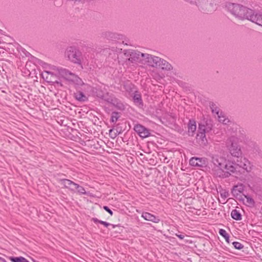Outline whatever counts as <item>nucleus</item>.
Returning <instances> with one entry per match:
<instances>
[{"label":"nucleus","instance_id":"7ed1b4c3","mask_svg":"<svg viewBox=\"0 0 262 262\" xmlns=\"http://www.w3.org/2000/svg\"><path fill=\"white\" fill-rule=\"evenodd\" d=\"M229 11L236 17L240 19H248L252 9L237 4H230L228 6Z\"/></svg>","mask_w":262,"mask_h":262},{"label":"nucleus","instance_id":"4468645a","mask_svg":"<svg viewBox=\"0 0 262 262\" xmlns=\"http://www.w3.org/2000/svg\"><path fill=\"white\" fill-rule=\"evenodd\" d=\"M141 216L146 221H151L155 223H158L160 221L158 217L147 212H143Z\"/></svg>","mask_w":262,"mask_h":262},{"label":"nucleus","instance_id":"c756f323","mask_svg":"<svg viewBox=\"0 0 262 262\" xmlns=\"http://www.w3.org/2000/svg\"><path fill=\"white\" fill-rule=\"evenodd\" d=\"M121 125H123L124 126H125V127H123L122 126H120L119 124H118L117 125V126H116V131L121 132V131H124L126 129L127 130V131H128L129 129L126 128V125L125 122H122Z\"/></svg>","mask_w":262,"mask_h":262},{"label":"nucleus","instance_id":"a19ab883","mask_svg":"<svg viewBox=\"0 0 262 262\" xmlns=\"http://www.w3.org/2000/svg\"><path fill=\"white\" fill-rule=\"evenodd\" d=\"M234 125H235V127H233V128H232V129H235V130H237V129H239V128L237 127H238V125H237L235 124Z\"/></svg>","mask_w":262,"mask_h":262},{"label":"nucleus","instance_id":"20e7f679","mask_svg":"<svg viewBox=\"0 0 262 262\" xmlns=\"http://www.w3.org/2000/svg\"><path fill=\"white\" fill-rule=\"evenodd\" d=\"M66 54L69 59L74 63L81 64L83 61L81 52L74 47L68 48Z\"/></svg>","mask_w":262,"mask_h":262},{"label":"nucleus","instance_id":"2f4dec72","mask_svg":"<svg viewBox=\"0 0 262 262\" xmlns=\"http://www.w3.org/2000/svg\"><path fill=\"white\" fill-rule=\"evenodd\" d=\"M138 135L142 138L144 139L146 137L151 136L150 132H137Z\"/></svg>","mask_w":262,"mask_h":262},{"label":"nucleus","instance_id":"58836bf2","mask_svg":"<svg viewBox=\"0 0 262 262\" xmlns=\"http://www.w3.org/2000/svg\"><path fill=\"white\" fill-rule=\"evenodd\" d=\"M176 235H177V237H178L181 239H183L184 238V237H185L184 234H176Z\"/></svg>","mask_w":262,"mask_h":262},{"label":"nucleus","instance_id":"6e6552de","mask_svg":"<svg viewBox=\"0 0 262 262\" xmlns=\"http://www.w3.org/2000/svg\"><path fill=\"white\" fill-rule=\"evenodd\" d=\"M213 121L208 117L204 118L199 124V129L200 131H209L212 129Z\"/></svg>","mask_w":262,"mask_h":262},{"label":"nucleus","instance_id":"473e14b6","mask_svg":"<svg viewBox=\"0 0 262 262\" xmlns=\"http://www.w3.org/2000/svg\"><path fill=\"white\" fill-rule=\"evenodd\" d=\"M77 190V192L80 194H85L86 193V191H85L84 188L83 187L80 186L79 185H78L77 184H76V185L75 190Z\"/></svg>","mask_w":262,"mask_h":262},{"label":"nucleus","instance_id":"f257e3e1","mask_svg":"<svg viewBox=\"0 0 262 262\" xmlns=\"http://www.w3.org/2000/svg\"><path fill=\"white\" fill-rule=\"evenodd\" d=\"M119 63L125 62L126 64L135 62L147 64L152 68H158L160 57L148 53H142L137 50H124L118 55Z\"/></svg>","mask_w":262,"mask_h":262},{"label":"nucleus","instance_id":"9b49d317","mask_svg":"<svg viewBox=\"0 0 262 262\" xmlns=\"http://www.w3.org/2000/svg\"><path fill=\"white\" fill-rule=\"evenodd\" d=\"M42 77L48 82H54L57 75L54 71L45 70L41 74Z\"/></svg>","mask_w":262,"mask_h":262},{"label":"nucleus","instance_id":"b1692460","mask_svg":"<svg viewBox=\"0 0 262 262\" xmlns=\"http://www.w3.org/2000/svg\"><path fill=\"white\" fill-rule=\"evenodd\" d=\"M210 107L213 114H216L217 116L221 115L222 112H220V108L215 104L212 103L210 104Z\"/></svg>","mask_w":262,"mask_h":262},{"label":"nucleus","instance_id":"37998d69","mask_svg":"<svg viewBox=\"0 0 262 262\" xmlns=\"http://www.w3.org/2000/svg\"><path fill=\"white\" fill-rule=\"evenodd\" d=\"M122 156L123 157V158L124 159L125 158V156H124V155H122Z\"/></svg>","mask_w":262,"mask_h":262},{"label":"nucleus","instance_id":"f704fd0d","mask_svg":"<svg viewBox=\"0 0 262 262\" xmlns=\"http://www.w3.org/2000/svg\"><path fill=\"white\" fill-rule=\"evenodd\" d=\"M234 248L238 250H241L244 248V246L240 243L237 242H234L232 243Z\"/></svg>","mask_w":262,"mask_h":262},{"label":"nucleus","instance_id":"39448f33","mask_svg":"<svg viewBox=\"0 0 262 262\" xmlns=\"http://www.w3.org/2000/svg\"><path fill=\"white\" fill-rule=\"evenodd\" d=\"M228 149L230 154L233 156L238 158L242 155L241 147L238 144V139L234 136H232L228 139Z\"/></svg>","mask_w":262,"mask_h":262},{"label":"nucleus","instance_id":"a878e982","mask_svg":"<svg viewBox=\"0 0 262 262\" xmlns=\"http://www.w3.org/2000/svg\"><path fill=\"white\" fill-rule=\"evenodd\" d=\"M209 6V7H208V5L205 4V5L202 6L201 8L202 10L206 12H211L214 10V8L213 5H211V4H210Z\"/></svg>","mask_w":262,"mask_h":262},{"label":"nucleus","instance_id":"ea45409f","mask_svg":"<svg viewBox=\"0 0 262 262\" xmlns=\"http://www.w3.org/2000/svg\"><path fill=\"white\" fill-rule=\"evenodd\" d=\"M114 114H115V112H113L112 114V116H111V120L112 121V122H114Z\"/></svg>","mask_w":262,"mask_h":262},{"label":"nucleus","instance_id":"412c9836","mask_svg":"<svg viewBox=\"0 0 262 262\" xmlns=\"http://www.w3.org/2000/svg\"><path fill=\"white\" fill-rule=\"evenodd\" d=\"M231 217L235 220L239 221L242 219L241 213L236 209H234L231 211Z\"/></svg>","mask_w":262,"mask_h":262},{"label":"nucleus","instance_id":"393cba45","mask_svg":"<svg viewBox=\"0 0 262 262\" xmlns=\"http://www.w3.org/2000/svg\"><path fill=\"white\" fill-rule=\"evenodd\" d=\"M189 131H195L196 129V122L194 120H190L188 124Z\"/></svg>","mask_w":262,"mask_h":262},{"label":"nucleus","instance_id":"1a4fd4ad","mask_svg":"<svg viewBox=\"0 0 262 262\" xmlns=\"http://www.w3.org/2000/svg\"><path fill=\"white\" fill-rule=\"evenodd\" d=\"M207 159L206 158L192 157L189 160V164L192 166L204 167L207 166Z\"/></svg>","mask_w":262,"mask_h":262},{"label":"nucleus","instance_id":"9d476101","mask_svg":"<svg viewBox=\"0 0 262 262\" xmlns=\"http://www.w3.org/2000/svg\"><path fill=\"white\" fill-rule=\"evenodd\" d=\"M125 41L126 38L124 36L120 34H116V52L119 50L122 51V46L127 45Z\"/></svg>","mask_w":262,"mask_h":262},{"label":"nucleus","instance_id":"cd10ccee","mask_svg":"<svg viewBox=\"0 0 262 262\" xmlns=\"http://www.w3.org/2000/svg\"><path fill=\"white\" fill-rule=\"evenodd\" d=\"M219 234L224 237L226 239V241L229 243V235L227 233L225 230L221 229L219 230Z\"/></svg>","mask_w":262,"mask_h":262},{"label":"nucleus","instance_id":"bb28decb","mask_svg":"<svg viewBox=\"0 0 262 262\" xmlns=\"http://www.w3.org/2000/svg\"><path fill=\"white\" fill-rule=\"evenodd\" d=\"M246 199L245 203L249 206H253L255 204L254 200L248 195H244Z\"/></svg>","mask_w":262,"mask_h":262},{"label":"nucleus","instance_id":"a211bd4d","mask_svg":"<svg viewBox=\"0 0 262 262\" xmlns=\"http://www.w3.org/2000/svg\"><path fill=\"white\" fill-rule=\"evenodd\" d=\"M116 121L120 116H118L119 114L121 113V112H123L125 109L124 105L120 101L118 102L116 101Z\"/></svg>","mask_w":262,"mask_h":262},{"label":"nucleus","instance_id":"2eb2a0df","mask_svg":"<svg viewBox=\"0 0 262 262\" xmlns=\"http://www.w3.org/2000/svg\"><path fill=\"white\" fill-rule=\"evenodd\" d=\"M205 133L206 132H198L196 136L197 142L202 146L206 145L207 143Z\"/></svg>","mask_w":262,"mask_h":262},{"label":"nucleus","instance_id":"6ab92c4d","mask_svg":"<svg viewBox=\"0 0 262 262\" xmlns=\"http://www.w3.org/2000/svg\"><path fill=\"white\" fill-rule=\"evenodd\" d=\"M74 95L75 98L79 101L84 102L88 100L87 96L85 95L82 92L78 91L75 93Z\"/></svg>","mask_w":262,"mask_h":262},{"label":"nucleus","instance_id":"dca6fc26","mask_svg":"<svg viewBox=\"0 0 262 262\" xmlns=\"http://www.w3.org/2000/svg\"><path fill=\"white\" fill-rule=\"evenodd\" d=\"M61 184L66 188H68L71 191H75L76 183L68 179H63L61 180Z\"/></svg>","mask_w":262,"mask_h":262},{"label":"nucleus","instance_id":"c9c22d12","mask_svg":"<svg viewBox=\"0 0 262 262\" xmlns=\"http://www.w3.org/2000/svg\"><path fill=\"white\" fill-rule=\"evenodd\" d=\"M134 100L135 102L141 103L142 100L140 94H135L134 96Z\"/></svg>","mask_w":262,"mask_h":262},{"label":"nucleus","instance_id":"aec40b11","mask_svg":"<svg viewBox=\"0 0 262 262\" xmlns=\"http://www.w3.org/2000/svg\"><path fill=\"white\" fill-rule=\"evenodd\" d=\"M243 191V186L241 185H236L234 186L232 189L231 192L233 196H237L240 193H241Z\"/></svg>","mask_w":262,"mask_h":262},{"label":"nucleus","instance_id":"79ce46f5","mask_svg":"<svg viewBox=\"0 0 262 262\" xmlns=\"http://www.w3.org/2000/svg\"><path fill=\"white\" fill-rule=\"evenodd\" d=\"M108 131H110V132L113 131V128L110 129Z\"/></svg>","mask_w":262,"mask_h":262},{"label":"nucleus","instance_id":"f3484780","mask_svg":"<svg viewBox=\"0 0 262 262\" xmlns=\"http://www.w3.org/2000/svg\"><path fill=\"white\" fill-rule=\"evenodd\" d=\"M158 68H161L162 70L166 71H170L172 70V66L167 61L161 58Z\"/></svg>","mask_w":262,"mask_h":262},{"label":"nucleus","instance_id":"7c9ffc66","mask_svg":"<svg viewBox=\"0 0 262 262\" xmlns=\"http://www.w3.org/2000/svg\"><path fill=\"white\" fill-rule=\"evenodd\" d=\"M134 129V131H148L145 127L140 124L135 125Z\"/></svg>","mask_w":262,"mask_h":262},{"label":"nucleus","instance_id":"423d86ee","mask_svg":"<svg viewBox=\"0 0 262 262\" xmlns=\"http://www.w3.org/2000/svg\"><path fill=\"white\" fill-rule=\"evenodd\" d=\"M48 66L49 67L48 68L46 67V70L54 71L56 73V75L59 74L69 80H74V78H76V76L74 74L66 69H58L54 66L48 65Z\"/></svg>","mask_w":262,"mask_h":262},{"label":"nucleus","instance_id":"e433bc0d","mask_svg":"<svg viewBox=\"0 0 262 262\" xmlns=\"http://www.w3.org/2000/svg\"><path fill=\"white\" fill-rule=\"evenodd\" d=\"M103 208L105 210L108 212L111 215H113V211L107 206H103Z\"/></svg>","mask_w":262,"mask_h":262},{"label":"nucleus","instance_id":"72a5a7b5","mask_svg":"<svg viewBox=\"0 0 262 262\" xmlns=\"http://www.w3.org/2000/svg\"><path fill=\"white\" fill-rule=\"evenodd\" d=\"M103 35L107 39L111 40L114 38V34L113 32L107 31L104 33Z\"/></svg>","mask_w":262,"mask_h":262},{"label":"nucleus","instance_id":"c85d7f7f","mask_svg":"<svg viewBox=\"0 0 262 262\" xmlns=\"http://www.w3.org/2000/svg\"><path fill=\"white\" fill-rule=\"evenodd\" d=\"M92 220L94 221V223H99L104 225L105 227H107L108 226L111 225V226H112L113 228H115V225L110 224V223H107L106 222H104V221H102L99 220L97 218H93Z\"/></svg>","mask_w":262,"mask_h":262},{"label":"nucleus","instance_id":"f03ea898","mask_svg":"<svg viewBox=\"0 0 262 262\" xmlns=\"http://www.w3.org/2000/svg\"><path fill=\"white\" fill-rule=\"evenodd\" d=\"M209 157L211 159V163L213 164V167L212 168L213 174L220 178L228 177V173L225 172V171L223 170V165L225 160L217 155L210 154Z\"/></svg>","mask_w":262,"mask_h":262},{"label":"nucleus","instance_id":"5701e85b","mask_svg":"<svg viewBox=\"0 0 262 262\" xmlns=\"http://www.w3.org/2000/svg\"><path fill=\"white\" fill-rule=\"evenodd\" d=\"M217 117L219 121L224 124H227L230 122L228 118H226V116L222 114V113H221V115H217Z\"/></svg>","mask_w":262,"mask_h":262},{"label":"nucleus","instance_id":"4be33fe9","mask_svg":"<svg viewBox=\"0 0 262 262\" xmlns=\"http://www.w3.org/2000/svg\"><path fill=\"white\" fill-rule=\"evenodd\" d=\"M9 259L12 262H29L26 258L23 256L9 257Z\"/></svg>","mask_w":262,"mask_h":262},{"label":"nucleus","instance_id":"ddd939ff","mask_svg":"<svg viewBox=\"0 0 262 262\" xmlns=\"http://www.w3.org/2000/svg\"><path fill=\"white\" fill-rule=\"evenodd\" d=\"M225 169L226 170L225 172H227L228 176L230 174V172L234 173L236 171L240 172L241 171V170H238V168L237 166H236L235 162H228L226 164L224 163L223 165V170L225 171Z\"/></svg>","mask_w":262,"mask_h":262},{"label":"nucleus","instance_id":"0eeeda50","mask_svg":"<svg viewBox=\"0 0 262 262\" xmlns=\"http://www.w3.org/2000/svg\"><path fill=\"white\" fill-rule=\"evenodd\" d=\"M234 162L238 168V170L242 169L248 171L251 169L250 163L246 158L239 156Z\"/></svg>","mask_w":262,"mask_h":262},{"label":"nucleus","instance_id":"f8f14e48","mask_svg":"<svg viewBox=\"0 0 262 262\" xmlns=\"http://www.w3.org/2000/svg\"><path fill=\"white\" fill-rule=\"evenodd\" d=\"M248 20L262 26V13H255L253 10H252V13L250 14Z\"/></svg>","mask_w":262,"mask_h":262},{"label":"nucleus","instance_id":"4c0bfd02","mask_svg":"<svg viewBox=\"0 0 262 262\" xmlns=\"http://www.w3.org/2000/svg\"><path fill=\"white\" fill-rule=\"evenodd\" d=\"M221 195L222 198H227L229 195V193H228V192L225 191L223 193H221Z\"/></svg>","mask_w":262,"mask_h":262}]
</instances>
